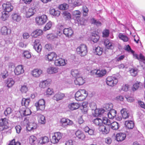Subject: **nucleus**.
<instances>
[{"label": "nucleus", "instance_id": "obj_1", "mask_svg": "<svg viewBox=\"0 0 145 145\" xmlns=\"http://www.w3.org/2000/svg\"><path fill=\"white\" fill-rule=\"evenodd\" d=\"M87 95V92L86 90L80 89L76 93L75 99L78 101H82L86 99Z\"/></svg>", "mask_w": 145, "mask_h": 145}, {"label": "nucleus", "instance_id": "obj_2", "mask_svg": "<svg viewBox=\"0 0 145 145\" xmlns=\"http://www.w3.org/2000/svg\"><path fill=\"white\" fill-rule=\"evenodd\" d=\"M76 51L78 54L81 56H85L88 52L87 48L85 44H82L78 46L76 49Z\"/></svg>", "mask_w": 145, "mask_h": 145}, {"label": "nucleus", "instance_id": "obj_3", "mask_svg": "<svg viewBox=\"0 0 145 145\" xmlns=\"http://www.w3.org/2000/svg\"><path fill=\"white\" fill-rule=\"evenodd\" d=\"M45 104L44 99H41L35 103V106H36L37 111H43L45 108Z\"/></svg>", "mask_w": 145, "mask_h": 145}, {"label": "nucleus", "instance_id": "obj_4", "mask_svg": "<svg viewBox=\"0 0 145 145\" xmlns=\"http://www.w3.org/2000/svg\"><path fill=\"white\" fill-rule=\"evenodd\" d=\"M47 20V16L44 14L37 17L35 18L36 23L39 25L44 24L46 22Z\"/></svg>", "mask_w": 145, "mask_h": 145}, {"label": "nucleus", "instance_id": "obj_5", "mask_svg": "<svg viewBox=\"0 0 145 145\" xmlns=\"http://www.w3.org/2000/svg\"><path fill=\"white\" fill-rule=\"evenodd\" d=\"M117 79L112 76L108 77L106 79V83L107 85L110 86H113L118 83Z\"/></svg>", "mask_w": 145, "mask_h": 145}, {"label": "nucleus", "instance_id": "obj_6", "mask_svg": "<svg viewBox=\"0 0 145 145\" xmlns=\"http://www.w3.org/2000/svg\"><path fill=\"white\" fill-rule=\"evenodd\" d=\"M61 138V134L59 132H56L52 136L51 139V142L53 144L57 143Z\"/></svg>", "mask_w": 145, "mask_h": 145}, {"label": "nucleus", "instance_id": "obj_7", "mask_svg": "<svg viewBox=\"0 0 145 145\" xmlns=\"http://www.w3.org/2000/svg\"><path fill=\"white\" fill-rule=\"evenodd\" d=\"M4 11L9 12L12 11L13 9V7L9 2H6L2 5Z\"/></svg>", "mask_w": 145, "mask_h": 145}, {"label": "nucleus", "instance_id": "obj_8", "mask_svg": "<svg viewBox=\"0 0 145 145\" xmlns=\"http://www.w3.org/2000/svg\"><path fill=\"white\" fill-rule=\"evenodd\" d=\"M66 62L67 61H65L64 59L57 56L55 60L54 64L58 66H63L67 64Z\"/></svg>", "mask_w": 145, "mask_h": 145}, {"label": "nucleus", "instance_id": "obj_9", "mask_svg": "<svg viewBox=\"0 0 145 145\" xmlns=\"http://www.w3.org/2000/svg\"><path fill=\"white\" fill-rule=\"evenodd\" d=\"M62 127H65L67 125H71L72 124L73 122L68 118H62L60 121Z\"/></svg>", "mask_w": 145, "mask_h": 145}, {"label": "nucleus", "instance_id": "obj_10", "mask_svg": "<svg viewBox=\"0 0 145 145\" xmlns=\"http://www.w3.org/2000/svg\"><path fill=\"white\" fill-rule=\"evenodd\" d=\"M62 32L66 37H70L74 33L73 30L71 27L64 29Z\"/></svg>", "mask_w": 145, "mask_h": 145}, {"label": "nucleus", "instance_id": "obj_11", "mask_svg": "<svg viewBox=\"0 0 145 145\" xmlns=\"http://www.w3.org/2000/svg\"><path fill=\"white\" fill-rule=\"evenodd\" d=\"M93 105L94 106L93 108H92L91 109L93 110L95 109V113L96 114L99 116H100L105 112V110H104L103 108H100V109H96V104L94 103L91 104L90 105V107L91 108L92 105Z\"/></svg>", "mask_w": 145, "mask_h": 145}, {"label": "nucleus", "instance_id": "obj_12", "mask_svg": "<svg viewBox=\"0 0 145 145\" xmlns=\"http://www.w3.org/2000/svg\"><path fill=\"white\" fill-rule=\"evenodd\" d=\"M33 48L38 53L41 51L42 46L40 43V40L39 39H36L34 43Z\"/></svg>", "mask_w": 145, "mask_h": 145}, {"label": "nucleus", "instance_id": "obj_13", "mask_svg": "<svg viewBox=\"0 0 145 145\" xmlns=\"http://www.w3.org/2000/svg\"><path fill=\"white\" fill-rule=\"evenodd\" d=\"M56 54L54 52H52L49 53L45 56V59L46 60L49 61L55 60L57 57Z\"/></svg>", "mask_w": 145, "mask_h": 145}, {"label": "nucleus", "instance_id": "obj_14", "mask_svg": "<svg viewBox=\"0 0 145 145\" xmlns=\"http://www.w3.org/2000/svg\"><path fill=\"white\" fill-rule=\"evenodd\" d=\"M126 137V134L125 133L120 132L116 134V138L117 141L121 142L125 140Z\"/></svg>", "mask_w": 145, "mask_h": 145}, {"label": "nucleus", "instance_id": "obj_15", "mask_svg": "<svg viewBox=\"0 0 145 145\" xmlns=\"http://www.w3.org/2000/svg\"><path fill=\"white\" fill-rule=\"evenodd\" d=\"M25 10L26 17L27 18L33 15L36 11V9L34 7L30 8L29 9L26 8Z\"/></svg>", "mask_w": 145, "mask_h": 145}, {"label": "nucleus", "instance_id": "obj_16", "mask_svg": "<svg viewBox=\"0 0 145 145\" xmlns=\"http://www.w3.org/2000/svg\"><path fill=\"white\" fill-rule=\"evenodd\" d=\"M14 72L15 74L17 75L23 73L24 72V70L23 66L21 65L17 66L15 68Z\"/></svg>", "mask_w": 145, "mask_h": 145}, {"label": "nucleus", "instance_id": "obj_17", "mask_svg": "<svg viewBox=\"0 0 145 145\" xmlns=\"http://www.w3.org/2000/svg\"><path fill=\"white\" fill-rule=\"evenodd\" d=\"M1 34L4 35H9L11 33L10 29L6 26L2 27L1 28Z\"/></svg>", "mask_w": 145, "mask_h": 145}, {"label": "nucleus", "instance_id": "obj_18", "mask_svg": "<svg viewBox=\"0 0 145 145\" xmlns=\"http://www.w3.org/2000/svg\"><path fill=\"white\" fill-rule=\"evenodd\" d=\"M74 82L76 85L80 86L84 84L85 82V81L82 77L80 75L76 78V79L74 80Z\"/></svg>", "mask_w": 145, "mask_h": 145}, {"label": "nucleus", "instance_id": "obj_19", "mask_svg": "<svg viewBox=\"0 0 145 145\" xmlns=\"http://www.w3.org/2000/svg\"><path fill=\"white\" fill-rule=\"evenodd\" d=\"M42 72V71L41 70L37 69H34L32 71L31 74L34 77L37 78L39 77Z\"/></svg>", "mask_w": 145, "mask_h": 145}, {"label": "nucleus", "instance_id": "obj_20", "mask_svg": "<svg viewBox=\"0 0 145 145\" xmlns=\"http://www.w3.org/2000/svg\"><path fill=\"white\" fill-rule=\"evenodd\" d=\"M80 107L79 104L77 103H72L69 104L68 105V107L71 110H76Z\"/></svg>", "mask_w": 145, "mask_h": 145}, {"label": "nucleus", "instance_id": "obj_21", "mask_svg": "<svg viewBox=\"0 0 145 145\" xmlns=\"http://www.w3.org/2000/svg\"><path fill=\"white\" fill-rule=\"evenodd\" d=\"M99 130L100 132H101L104 134H108L110 131L108 128H107L103 125L99 127Z\"/></svg>", "mask_w": 145, "mask_h": 145}, {"label": "nucleus", "instance_id": "obj_22", "mask_svg": "<svg viewBox=\"0 0 145 145\" xmlns=\"http://www.w3.org/2000/svg\"><path fill=\"white\" fill-rule=\"evenodd\" d=\"M51 81V80L50 79H47L43 81L40 83L39 86L41 88H45L50 84Z\"/></svg>", "mask_w": 145, "mask_h": 145}, {"label": "nucleus", "instance_id": "obj_23", "mask_svg": "<svg viewBox=\"0 0 145 145\" xmlns=\"http://www.w3.org/2000/svg\"><path fill=\"white\" fill-rule=\"evenodd\" d=\"M108 118L110 119H112L114 117H116V111L114 109H112L107 112Z\"/></svg>", "mask_w": 145, "mask_h": 145}, {"label": "nucleus", "instance_id": "obj_24", "mask_svg": "<svg viewBox=\"0 0 145 145\" xmlns=\"http://www.w3.org/2000/svg\"><path fill=\"white\" fill-rule=\"evenodd\" d=\"M106 71L105 70H95L94 71V72L99 77H101L105 75L106 73Z\"/></svg>", "mask_w": 145, "mask_h": 145}, {"label": "nucleus", "instance_id": "obj_25", "mask_svg": "<svg viewBox=\"0 0 145 145\" xmlns=\"http://www.w3.org/2000/svg\"><path fill=\"white\" fill-rule=\"evenodd\" d=\"M125 126L129 129H133L135 125L134 122L132 120H129L125 121Z\"/></svg>", "mask_w": 145, "mask_h": 145}, {"label": "nucleus", "instance_id": "obj_26", "mask_svg": "<svg viewBox=\"0 0 145 145\" xmlns=\"http://www.w3.org/2000/svg\"><path fill=\"white\" fill-rule=\"evenodd\" d=\"M104 44L106 47L108 49H112L114 48L113 43L108 39L105 40Z\"/></svg>", "mask_w": 145, "mask_h": 145}, {"label": "nucleus", "instance_id": "obj_27", "mask_svg": "<svg viewBox=\"0 0 145 145\" xmlns=\"http://www.w3.org/2000/svg\"><path fill=\"white\" fill-rule=\"evenodd\" d=\"M20 112L24 116L29 115L31 114V112L30 110L28 108H26L22 110H21Z\"/></svg>", "mask_w": 145, "mask_h": 145}, {"label": "nucleus", "instance_id": "obj_28", "mask_svg": "<svg viewBox=\"0 0 145 145\" xmlns=\"http://www.w3.org/2000/svg\"><path fill=\"white\" fill-rule=\"evenodd\" d=\"M76 136L80 139L83 140L85 138L86 136L84 133L80 130H77L75 133Z\"/></svg>", "mask_w": 145, "mask_h": 145}, {"label": "nucleus", "instance_id": "obj_29", "mask_svg": "<svg viewBox=\"0 0 145 145\" xmlns=\"http://www.w3.org/2000/svg\"><path fill=\"white\" fill-rule=\"evenodd\" d=\"M80 12L78 10H76L72 12L73 18L74 20H78L80 17Z\"/></svg>", "mask_w": 145, "mask_h": 145}, {"label": "nucleus", "instance_id": "obj_30", "mask_svg": "<svg viewBox=\"0 0 145 145\" xmlns=\"http://www.w3.org/2000/svg\"><path fill=\"white\" fill-rule=\"evenodd\" d=\"M64 96L65 95L63 93L59 92L54 95L53 99L55 100L58 101L62 99Z\"/></svg>", "mask_w": 145, "mask_h": 145}, {"label": "nucleus", "instance_id": "obj_31", "mask_svg": "<svg viewBox=\"0 0 145 145\" xmlns=\"http://www.w3.org/2000/svg\"><path fill=\"white\" fill-rule=\"evenodd\" d=\"M42 31L41 30L37 29L31 33V35L34 37H37V36L42 35Z\"/></svg>", "mask_w": 145, "mask_h": 145}, {"label": "nucleus", "instance_id": "obj_32", "mask_svg": "<svg viewBox=\"0 0 145 145\" xmlns=\"http://www.w3.org/2000/svg\"><path fill=\"white\" fill-rule=\"evenodd\" d=\"M39 143L43 144L48 142L49 141V138L46 136L42 137L39 139Z\"/></svg>", "mask_w": 145, "mask_h": 145}, {"label": "nucleus", "instance_id": "obj_33", "mask_svg": "<svg viewBox=\"0 0 145 145\" xmlns=\"http://www.w3.org/2000/svg\"><path fill=\"white\" fill-rule=\"evenodd\" d=\"M39 123L41 124H44L46 122L45 116L41 114L39 115L38 116Z\"/></svg>", "mask_w": 145, "mask_h": 145}, {"label": "nucleus", "instance_id": "obj_34", "mask_svg": "<svg viewBox=\"0 0 145 145\" xmlns=\"http://www.w3.org/2000/svg\"><path fill=\"white\" fill-rule=\"evenodd\" d=\"M88 105L87 103H83L82 104V105L80 106V109L82 113L86 114L88 110Z\"/></svg>", "mask_w": 145, "mask_h": 145}, {"label": "nucleus", "instance_id": "obj_35", "mask_svg": "<svg viewBox=\"0 0 145 145\" xmlns=\"http://www.w3.org/2000/svg\"><path fill=\"white\" fill-rule=\"evenodd\" d=\"M30 101V99L23 98L21 101L22 105V106H24L25 107H27L28 106Z\"/></svg>", "mask_w": 145, "mask_h": 145}, {"label": "nucleus", "instance_id": "obj_36", "mask_svg": "<svg viewBox=\"0 0 145 145\" xmlns=\"http://www.w3.org/2000/svg\"><path fill=\"white\" fill-rule=\"evenodd\" d=\"M110 126V127L114 130L118 129L120 127L119 124L116 121H114L112 122V121Z\"/></svg>", "mask_w": 145, "mask_h": 145}, {"label": "nucleus", "instance_id": "obj_37", "mask_svg": "<svg viewBox=\"0 0 145 145\" xmlns=\"http://www.w3.org/2000/svg\"><path fill=\"white\" fill-rule=\"evenodd\" d=\"M121 113L122 117L123 119H126L129 117V115L125 109H123L121 110Z\"/></svg>", "mask_w": 145, "mask_h": 145}, {"label": "nucleus", "instance_id": "obj_38", "mask_svg": "<svg viewBox=\"0 0 145 145\" xmlns=\"http://www.w3.org/2000/svg\"><path fill=\"white\" fill-rule=\"evenodd\" d=\"M92 122L95 125L99 127L102 125V120L100 118H97L93 120Z\"/></svg>", "mask_w": 145, "mask_h": 145}, {"label": "nucleus", "instance_id": "obj_39", "mask_svg": "<svg viewBox=\"0 0 145 145\" xmlns=\"http://www.w3.org/2000/svg\"><path fill=\"white\" fill-rule=\"evenodd\" d=\"M47 72L49 74H53L57 72L58 69L55 67H50L47 69Z\"/></svg>", "mask_w": 145, "mask_h": 145}, {"label": "nucleus", "instance_id": "obj_40", "mask_svg": "<svg viewBox=\"0 0 145 145\" xmlns=\"http://www.w3.org/2000/svg\"><path fill=\"white\" fill-rule=\"evenodd\" d=\"M14 81L12 78H8L7 80L6 84L8 88L12 87L14 84Z\"/></svg>", "mask_w": 145, "mask_h": 145}, {"label": "nucleus", "instance_id": "obj_41", "mask_svg": "<svg viewBox=\"0 0 145 145\" xmlns=\"http://www.w3.org/2000/svg\"><path fill=\"white\" fill-rule=\"evenodd\" d=\"M113 105L111 103H107L104 105L103 106V109L105 112H107L112 109Z\"/></svg>", "mask_w": 145, "mask_h": 145}, {"label": "nucleus", "instance_id": "obj_42", "mask_svg": "<svg viewBox=\"0 0 145 145\" xmlns=\"http://www.w3.org/2000/svg\"><path fill=\"white\" fill-rule=\"evenodd\" d=\"M12 16L14 22H18L21 20V16L18 14H12Z\"/></svg>", "mask_w": 145, "mask_h": 145}, {"label": "nucleus", "instance_id": "obj_43", "mask_svg": "<svg viewBox=\"0 0 145 145\" xmlns=\"http://www.w3.org/2000/svg\"><path fill=\"white\" fill-rule=\"evenodd\" d=\"M103 49L99 46H98L95 48V53L97 55L100 56L103 53Z\"/></svg>", "mask_w": 145, "mask_h": 145}, {"label": "nucleus", "instance_id": "obj_44", "mask_svg": "<svg viewBox=\"0 0 145 145\" xmlns=\"http://www.w3.org/2000/svg\"><path fill=\"white\" fill-rule=\"evenodd\" d=\"M50 12L51 14L57 16H59L60 14V12L59 11L56 10L55 9H52L51 10Z\"/></svg>", "mask_w": 145, "mask_h": 145}, {"label": "nucleus", "instance_id": "obj_45", "mask_svg": "<svg viewBox=\"0 0 145 145\" xmlns=\"http://www.w3.org/2000/svg\"><path fill=\"white\" fill-rule=\"evenodd\" d=\"M118 37L120 39L122 40L124 42H127L129 39L127 36L121 33L119 34Z\"/></svg>", "mask_w": 145, "mask_h": 145}, {"label": "nucleus", "instance_id": "obj_46", "mask_svg": "<svg viewBox=\"0 0 145 145\" xmlns=\"http://www.w3.org/2000/svg\"><path fill=\"white\" fill-rule=\"evenodd\" d=\"M99 36L96 34L92 35L91 37V40L94 42H96L99 39Z\"/></svg>", "mask_w": 145, "mask_h": 145}, {"label": "nucleus", "instance_id": "obj_47", "mask_svg": "<svg viewBox=\"0 0 145 145\" xmlns=\"http://www.w3.org/2000/svg\"><path fill=\"white\" fill-rule=\"evenodd\" d=\"M84 131L85 132L87 133L90 135H93L94 133V130L90 129L88 127L86 126L84 128Z\"/></svg>", "mask_w": 145, "mask_h": 145}, {"label": "nucleus", "instance_id": "obj_48", "mask_svg": "<svg viewBox=\"0 0 145 145\" xmlns=\"http://www.w3.org/2000/svg\"><path fill=\"white\" fill-rule=\"evenodd\" d=\"M37 140V138L34 135H31L29 138V143L32 145H34Z\"/></svg>", "mask_w": 145, "mask_h": 145}, {"label": "nucleus", "instance_id": "obj_49", "mask_svg": "<svg viewBox=\"0 0 145 145\" xmlns=\"http://www.w3.org/2000/svg\"><path fill=\"white\" fill-rule=\"evenodd\" d=\"M63 15L66 20H70L71 18V14L68 12L64 11L63 13Z\"/></svg>", "mask_w": 145, "mask_h": 145}, {"label": "nucleus", "instance_id": "obj_50", "mask_svg": "<svg viewBox=\"0 0 145 145\" xmlns=\"http://www.w3.org/2000/svg\"><path fill=\"white\" fill-rule=\"evenodd\" d=\"M102 124L103 123L105 124L110 125L111 124L112 121H110L107 118L104 117L103 118L102 120Z\"/></svg>", "mask_w": 145, "mask_h": 145}, {"label": "nucleus", "instance_id": "obj_51", "mask_svg": "<svg viewBox=\"0 0 145 145\" xmlns=\"http://www.w3.org/2000/svg\"><path fill=\"white\" fill-rule=\"evenodd\" d=\"M71 74L75 78L80 75L78 70L76 69H73L71 72Z\"/></svg>", "mask_w": 145, "mask_h": 145}, {"label": "nucleus", "instance_id": "obj_52", "mask_svg": "<svg viewBox=\"0 0 145 145\" xmlns=\"http://www.w3.org/2000/svg\"><path fill=\"white\" fill-rule=\"evenodd\" d=\"M52 25V23L51 21L49 22L46 24L44 28V31H46L50 29Z\"/></svg>", "mask_w": 145, "mask_h": 145}, {"label": "nucleus", "instance_id": "obj_53", "mask_svg": "<svg viewBox=\"0 0 145 145\" xmlns=\"http://www.w3.org/2000/svg\"><path fill=\"white\" fill-rule=\"evenodd\" d=\"M8 16V12H5V11H3L2 12V16L1 18L3 21H5L6 20Z\"/></svg>", "mask_w": 145, "mask_h": 145}, {"label": "nucleus", "instance_id": "obj_54", "mask_svg": "<svg viewBox=\"0 0 145 145\" xmlns=\"http://www.w3.org/2000/svg\"><path fill=\"white\" fill-rule=\"evenodd\" d=\"M69 6L66 3H63L60 5L59 6V8L61 10H65L68 8Z\"/></svg>", "mask_w": 145, "mask_h": 145}, {"label": "nucleus", "instance_id": "obj_55", "mask_svg": "<svg viewBox=\"0 0 145 145\" xmlns=\"http://www.w3.org/2000/svg\"><path fill=\"white\" fill-rule=\"evenodd\" d=\"M23 54L24 57L27 59H29L31 57V53L28 51H24Z\"/></svg>", "mask_w": 145, "mask_h": 145}, {"label": "nucleus", "instance_id": "obj_56", "mask_svg": "<svg viewBox=\"0 0 145 145\" xmlns=\"http://www.w3.org/2000/svg\"><path fill=\"white\" fill-rule=\"evenodd\" d=\"M12 110L10 107H8L6 108L4 112V114L6 116L9 115L12 112Z\"/></svg>", "mask_w": 145, "mask_h": 145}, {"label": "nucleus", "instance_id": "obj_57", "mask_svg": "<svg viewBox=\"0 0 145 145\" xmlns=\"http://www.w3.org/2000/svg\"><path fill=\"white\" fill-rule=\"evenodd\" d=\"M37 127V124L35 123H33L32 124V125H29V127H28V129L29 131L32 130L36 129Z\"/></svg>", "mask_w": 145, "mask_h": 145}, {"label": "nucleus", "instance_id": "obj_58", "mask_svg": "<svg viewBox=\"0 0 145 145\" xmlns=\"http://www.w3.org/2000/svg\"><path fill=\"white\" fill-rule=\"evenodd\" d=\"M92 23L93 24L97 26H100L101 25V23L100 21L95 20L93 18L91 20Z\"/></svg>", "mask_w": 145, "mask_h": 145}, {"label": "nucleus", "instance_id": "obj_59", "mask_svg": "<svg viewBox=\"0 0 145 145\" xmlns=\"http://www.w3.org/2000/svg\"><path fill=\"white\" fill-rule=\"evenodd\" d=\"M109 34V31L108 29H106L103 32V36L104 37H108Z\"/></svg>", "mask_w": 145, "mask_h": 145}, {"label": "nucleus", "instance_id": "obj_60", "mask_svg": "<svg viewBox=\"0 0 145 145\" xmlns=\"http://www.w3.org/2000/svg\"><path fill=\"white\" fill-rule=\"evenodd\" d=\"M72 4L74 7H76L81 5L82 2L81 0H76Z\"/></svg>", "mask_w": 145, "mask_h": 145}, {"label": "nucleus", "instance_id": "obj_61", "mask_svg": "<svg viewBox=\"0 0 145 145\" xmlns=\"http://www.w3.org/2000/svg\"><path fill=\"white\" fill-rule=\"evenodd\" d=\"M7 123L6 119H1L0 120V126H5Z\"/></svg>", "mask_w": 145, "mask_h": 145}, {"label": "nucleus", "instance_id": "obj_62", "mask_svg": "<svg viewBox=\"0 0 145 145\" xmlns=\"http://www.w3.org/2000/svg\"><path fill=\"white\" fill-rule=\"evenodd\" d=\"M54 93L53 89L50 88H48L46 90V95H50L53 94Z\"/></svg>", "mask_w": 145, "mask_h": 145}, {"label": "nucleus", "instance_id": "obj_63", "mask_svg": "<svg viewBox=\"0 0 145 145\" xmlns=\"http://www.w3.org/2000/svg\"><path fill=\"white\" fill-rule=\"evenodd\" d=\"M74 141L72 140H68L65 142V145H74Z\"/></svg>", "mask_w": 145, "mask_h": 145}, {"label": "nucleus", "instance_id": "obj_64", "mask_svg": "<svg viewBox=\"0 0 145 145\" xmlns=\"http://www.w3.org/2000/svg\"><path fill=\"white\" fill-rule=\"evenodd\" d=\"M125 50L128 52H131V53H133L134 52V51L132 50L130 46L129 45L126 46V47L125 48Z\"/></svg>", "mask_w": 145, "mask_h": 145}]
</instances>
